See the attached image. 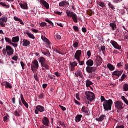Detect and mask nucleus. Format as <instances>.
<instances>
[{"label": "nucleus", "instance_id": "f257e3e1", "mask_svg": "<svg viewBox=\"0 0 128 128\" xmlns=\"http://www.w3.org/2000/svg\"><path fill=\"white\" fill-rule=\"evenodd\" d=\"M14 48H12L10 45H6V48H4L2 50V52L4 56H12L14 54Z\"/></svg>", "mask_w": 128, "mask_h": 128}, {"label": "nucleus", "instance_id": "f03ea898", "mask_svg": "<svg viewBox=\"0 0 128 128\" xmlns=\"http://www.w3.org/2000/svg\"><path fill=\"white\" fill-rule=\"evenodd\" d=\"M112 100L110 99L104 101L103 103V106L105 110H112Z\"/></svg>", "mask_w": 128, "mask_h": 128}, {"label": "nucleus", "instance_id": "7ed1b4c3", "mask_svg": "<svg viewBox=\"0 0 128 128\" xmlns=\"http://www.w3.org/2000/svg\"><path fill=\"white\" fill-rule=\"evenodd\" d=\"M66 12L68 16L72 18V20H74V22H78V16H76V13L68 10H66Z\"/></svg>", "mask_w": 128, "mask_h": 128}, {"label": "nucleus", "instance_id": "20e7f679", "mask_svg": "<svg viewBox=\"0 0 128 128\" xmlns=\"http://www.w3.org/2000/svg\"><path fill=\"white\" fill-rule=\"evenodd\" d=\"M31 70L33 72H36L38 70V62L36 60H34L31 64Z\"/></svg>", "mask_w": 128, "mask_h": 128}, {"label": "nucleus", "instance_id": "39448f33", "mask_svg": "<svg viewBox=\"0 0 128 128\" xmlns=\"http://www.w3.org/2000/svg\"><path fill=\"white\" fill-rule=\"evenodd\" d=\"M86 98L88 100L92 102L94 100V94L90 91H86L85 92Z\"/></svg>", "mask_w": 128, "mask_h": 128}, {"label": "nucleus", "instance_id": "423d86ee", "mask_svg": "<svg viewBox=\"0 0 128 128\" xmlns=\"http://www.w3.org/2000/svg\"><path fill=\"white\" fill-rule=\"evenodd\" d=\"M8 22V16H2L0 18V26L6 28V24Z\"/></svg>", "mask_w": 128, "mask_h": 128}, {"label": "nucleus", "instance_id": "0eeeda50", "mask_svg": "<svg viewBox=\"0 0 128 128\" xmlns=\"http://www.w3.org/2000/svg\"><path fill=\"white\" fill-rule=\"evenodd\" d=\"M86 84L88 90H94V85H92L94 83L92 81L88 79L86 80Z\"/></svg>", "mask_w": 128, "mask_h": 128}, {"label": "nucleus", "instance_id": "6e6552de", "mask_svg": "<svg viewBox=\"0 0 128 128\" xmlns=\"http://www.w3.org/2000/svg\"><path fill=\"white\" fill-rule=\"evenodd\" d=\"M114 104H115V107L118 110H122V108H124V103H122V102L120 100H117L115 102Z\"/></svg>", "mask_w": 128, "mask_h": 128}, {"label": "nucleus", "instance_id": "1a4fd4ad", "mask_svg": "<svg viewBox=\"0 0 128 128\" xmlns=\"http://www.w3.org/2000/svg\"><path fill=\"white\" fill-rule=\"evenodd\" d=\"M95 64L97 66H100L102 64V58L99 56H96Z\"/></svg>", "mask_w": 128, "mask_h": 128}, {"label": "nucleus", "instance_id": "9d476101", "mask_svg": "<svg viewBox=\"0 0 128 128\" xmlns=\"http://www.w3.org/2000/svg\"><path fill=\"white\" fill-rule=\"evenodd\" d=\"M122 74V70H114V71L112 74V78H116V76L117 78H120V76Z\"/></svg>", "mask_w": 128, "mask_h": 128}, {"label": "nucleus", "instance_id": "9b49d317", "mask_svg": "<svg viewBox=\"0 0 128 128\" xmlns=\"http://www.w3.org/2000/svg\"><path fill=\"white\" fill-rule=\"evenodd\" d=\"M44 112V107L40 105H38L36 106L34 112L36 114H38V112Z\"/></svg>", "mask_w": 128, "mask_h": 128}, {"label": "nucleus", "instance_id": "f8f14e48", "mask_svg": "<svg viewBox=\"0 0 128 128\" xmlns=\"http://www.w3.org/2000/svg\"><path fill=\"white\" fill-rule=\"evenodd\" d=\"M110 43L116 50H122V46H120L118 42L114 40H111Z\"/></svg>", "mask_w": 128, "mask_h": 128}, {"label": "nucleus", "instance_id": "ddd939ff", "mask_svg": "<svg viewBox=\"0 0 128 128\" xmlns=\"http://www.w3.org/2000/svg\"><path fill=\"white\" fill-rule=\"evenodd\" d=\"M82 56V50H77L74 54V58L76 60H78Z\"/></svg>", "mask_w": 128, "mask_h": 128}, {"label": "nucleus", "instance_id": "4468645a", "mask_svg": "<svg viewBox=\"0 0 128 128\" xmlns=\"http://www.w3.org/2000/svg\"><path fill=\"white\" fill-rule=\"evenodd\" d=\"M78 66V62L74 61L73 62H70V68L71 72L74 70V68Z\"/></svg>", "mask_w": 128, "mask_h": 128}, {"label": "nucleus", "instance_id": "2eb2a0df", "mask_svg": "<svg viewBox=\"0 0 128 128\" xmlns=\"http://www.w3.org/2000/svg\"><path fill=\"white\" fill-rule=\"evenodd\" d=\"M42 123L44 126H48V124H50V120L48 118L46 117H44L42 120Z\"/></svg>", "mask_w": 128, "mask_h": 128}, {"label": "nucleus", "instance_id": "dca6fc26", "mask_svg": "<svg viewBox=\"0 0 128 128\" xmlns=\"http://www.w3.org/2000/svg\"><path fill=\"white\" fill-rule=\"evenodd\" d=\"M20 100L22 102V104H24V106H26V108H28V102H26V100H24V95H22V94H20Z\"/></svg>", "mask_w": 128, "mask_h": 128}, {"label": "nucleus", "instance_id": "f3484780", "mask_svg": "<svg viewBox=\"0 0 128 128\" xmlns=\"http://www.w3.org/2000/svg\"><path fill=\"white\" fill-rule=\"evenodd\" d=\"M70 3L66 0H62L59 3V6H68Z\"/></svg>", "mask_w": 128, "mask_h": 128}, {"label": "nucleus", "instance_id": "a211bd4d", "mask_svg": "<svg viewBox=\"0 0 128 128\" xmlns=\"http://www.w3.org/2000/svg\"><path fill=\"white\" fill-rule=\"evenodd\" d=\"M30 44V40L26 39H24L22 41V46H28V45Z\"/></svg>", "mask_w": 128, "mask_h": 128}, {"label": "nucleus", "instance_id": "6ab92c4d", "mask_svg": "<svg viewBox=\"0 0 128 128\" xmlns=\"http://www.w3.org/2000/svg\"><path fill=\"white\" fill-rule=\"evenodd\" d=\"M96 70V67H86V72H88V74H92V72H94Z\"/></svg>", "mask_w": 128, "mask_h": 128}, {"label": "nucleus", "instance_id": "aec40b11", "mask_svg": "<svg viewBox=\"0 0 128 128\" xmlns=\"http://www.w3.org/2000/svg\"><path fill=\"white\" fill-rule=\"evenodd\" d=\"M52 50L55 52H57L58 54H64V51L62 49L60 48H53Z\"/></svg>", "mask_w": 128, "mask_h": 128}, {"label": "nucleus", "instance_id": "412c9836", "mask_svg": "<svg viewBox=\"0 0 128 128\" xmlns=\"http://www.w3.org/2000/svg\"><path fill=\"white\" fill-rule=\"evenodd\" d=\"M3 86H4L6 88H12V86L10 83L8 82V81H4L2 82Z\"/></svg>", "mask_w": 128, "mask_h": 128}, {"label": "nucleus", "instance_id": "4be33fe9", "mask_svg": "<svg viewBox=\"0 0 128 128\" xmlns=\"http://www.w3.org/2000/svg\"><path fill=\"white\" fill-rule=\"evenodd\" d=\"M107 68H108L109 70H110V72H113V70H116V67L112 65V64L110 63L107 64Z\"/></svg>", "mask_w": 128, "mask_h": 128}, {"label": "nucleus", "instance_id": "5701e85b", "mask_svg": "<svg viewBox=\"0 0 128 128\" xmlns=\"http://www.w3.org/2000/svg\"><path fill=\"white\" fill-rule=\"evenodd\" d=\"M40 2L43 4V6H44V8H46V10H48V8H50V5L46 0H41Z\"/></svg>", "mask_w": 128, "mask_h": 128}, {"label": "nucleus", "instance_id": "b1692460", "mask_svg": "<svg viewBox=\"0 0 128 128\" xmlns=\"http://www.w3.org/2000/svg\"><path fill=\"white\" fill-rule=\"evenodd\" d=\"M82 115L77 114L75 117V122H80L82 120Z\"/></svg>", "mask_w": 128, "mask_h": 128}, {"label": "nucleus", "instance_id": "393cba45", "mask_svg": "<svg viewBox=\"0 0 128 128\" xmlns=\"http://www.w3.org/2000/svg\"><path fill=\"white\" fill-rule=\"evenodd\" d=\"M26 34H27V36L30 38H32V40H34L36 38V37H34V36L33 35L32 32H30V31L28 30L26 32Z\"/></svg>", "mask_w": 128, "mask_h": 128}, {"label": "nucleus", "instance_id": "a878e982", "mask_svg": "<svg viewBox=\"0 0 128 128\" xmlns=\"http://www.w3.org/2000/svg\"><path fill=\"white\" fill-rule=\"evenodd\" d=\"M19 41H20V36H18L12 37V42H14V44L18 42Z\"/></svg>", "mask_w": 128, "mask_h": 128}, {"label": "nucleus", "instance_id": "bb28decb", "mask_svg": "<svg viewBox=\"0 0 128 128\" xmlns=\"http://www.w3.org/2000/svg\"><path fill=\"white\" fill-rule=\"evenodd\" d=\"M14 20H16V22H19L20 24H22V26L24 24V22H22V20L18 18L17 16H14Z\"/></svg>", "mask_w": 128, "mask_h": 128}, {"label": "nucleus", "instance_id": "cd10ccee", "mask_svg": "<svg viewBox=\"0 0 128 128\" xmlns=\"http://www.w3.org/2000/svg\"><path fill=\"white\" fill-rule=\"evenodd\" d=\"M86 64L88 66H92L94 64V60H92L89 59L86 62Z\"/></svg>", "mask_w": 128, "mask_h": 128}, {"label": "nucleus", "instance_id": "c85d7f7f", "mask_svg": "<svg viewBox=\"0 0 128 128\" xmlns=\"http://www.w3.org/2000/svg\"><path fill=\"white\" fill-rule=\"evenodd\" d=\"M88 108L86 106H83L82 108V112H85L86 114H88Z\"/></svg>", "mask_w": 128, "mask_h": 128}, {"label": "nucleus", "instance_id": "c756f323", "mask_svg": "<svg viewBox=\"0 0 128 128\" xmlns=\"http://www.w3.org/2000/svg\"><path fill=\"white\" fill-rule=\"evenodd\" d=\"M104 118H106V116L102 114L99 118H96V120L97 122H102L104 120Z\"/></svg>", "mask_w": 128, "mask_h": 128}, {"label": "nucleus", "instance_id": "7c9ffc66", "mask_svg": "<svg viewBox=\"0 0 128 128\" xmlns=\"http://www.w3.org/2000/svg\"><path fill=\"white\" fill-rule=\"evenodd\" d=\"M20 8L23 10H28V4L26 3L20 4Z\"/></svg>", "mask_w": 128, "mask_h": 128}, {"label": "nucleus", "instance_id": "2f4dec72", "mask_svg": "<svg viewBox=\"0 0 128 128\" xmlns=\"http://www.w3.org/2000/svg\"><path fill=\"white\" fill-rule=\"evenodd\" d=\"M3 120L6 122H10V116L8 114H6V116L3 118Z\"/></svg>", "mask_w": 128, "mask_h": 128}, {"label": "nucleus", "instance_id": "473e14b6", "mask_svg": "<svg viewBox=\"0 0 128 128\" xmlns=\"http://www.w3.org/2000/svg\"><path fill=\"white\" fill-rule=\"evenodd\" d=\"M123 92H128V83L124 84L122 86Z\"/></svg>", "mask_w": 128, "mask_h": 128}, {"label": "nucleus", "instance_id": "72a5a7b5", "mask_svg": "<svg viewBox=\"0 0 128 128\" xmlns=\"http://www.w3.org/2000/svg\"><path fill=\"white\" fill-rule=\"evenodd\" d=\"M20 112H22V110H16L14 112V114L15 116H20Z\"/></svg>", "mask_w": 128, "mask_h": 128}, {"label": "nucleus", "instance_id": "f704fd0d", "mask_svg": "<svg viewBox=\"0 0 128 128\" xmlns=\"http://www.w3.org/2000/svg\"><path fill=\"white\" fill-rule=\"evenodd\" d=\"M110 26L112 28V30H114V29L116 28V24L114 23H110Z\"/></svg>", "mask_w": 128, "mask_h": 128}, {"label": "nucleus", "instance_id": "c9c22d12", "mask_svg": "<svg viewBox=\"0 0 128 128\" xmlns=\"http://www.w3.org/2000/svg\"><path fill=\"white\" fill-rule=\"evenodd\" d=\"M39 62H40L41 64L44 63V62H46V59L44 58L42 56L40 58Z\"/></svg>", "mask_w": 128, "mask_h": 128}, {"label": "nucleus", "instance_id": "e433bc0d", "mask_svg": "<svg viewBox=\"0 0 128 128\" xmlns=\"http://www.w3.org/2000/svg\"><path fill=\"white\" fill-rule=\"evenodd\" d=\"M126 74H123L120 78L119 80L120 82H122L124 78H126Z\"/></svg>", "mask_w": 128, "mask_h": 128}, {"label": "nucleus", "instance_id": "4c0bfd02", "mask_svg": "<svg viewBox=\"0 0 128 128\" xmlns=\"http://www.w3.org/2000/svg\"><path fill=\"white\" fill-rule=\"evenodd\" d=\"M122 100H124V102H125V104H127L128 106V99H126V97L124 96H122L121 97Z\"/></svg>", "mask_w": 128, "mask_h": 128}, {"label": "nucleus", "instance_id": "58836bf2", "mask_svg": "<svg viewBox=\"0 0 128 128\" xmlns=\"http://www.w3.org/2000/svg\"><path fill=\"white\" fill-rule=\"evenodd\" d=\"M41 66H43V68H44L46 70H48V68H50L48 64H46V62L41 64Z\"/></svg>", "mask_w": 128, "mask_h": 128}, {"label": "nucleus", "instance_id": "ea45409f", "mask_svg": "<svg viewBox=\"0 0 128 128\" xmlns=\"http://www.w3.org/2000/svg\"><path fill=\"white\" fill-rule=\"evenodd\" d=\"M0 4H1V6H2L6 7V8H10V5L6 4L4 2H0Z\"/></svg>", "mask_w": 128, "mask_h": 128}, {"label": "nucleus", "instance_id": "a19ab883", "mask_svg": "<svg viewBox=\"0 0 128 128\" xmlns=\"http://www.w3.org/2000/svg\"><path fill=\"white\" fill-rule=\"evenodd\" d=\"M75 75L76 78H78V76H82V72H80V70H78L75 72Z\"/></svg>", "mask_w": 128, "mask_h": 128}, {"label": "nucleus", "instance_id": "79ce46f5", "mask_svg": "<svg viewBox=\"0 0 128 128\" xmlns=\"http://www.w3.org/2000/svg\"><path fill=\"white\" fill-rule=\"evenodd\" d=\"M97 4H98V6H101V8H104V6H105L104 2H98Z\"/></svg>", "mask_w": 128, "mask_h": 128}, {"label": "nucleus", "instance_id": "37998d69", "mask_svg": "<svg viewBox=\"0 0 128 128\" xmlns=\"http://www.w3.org/2000/svg\"><path fill=\"white\" fill-rule=\"evenodd\" d=\"M4 40H6V42H8V44H12V40H10V38H8V37H6L4 38Z\"/></svg>", "mask_w": 128, "mask_h": 128}, {"label": "nucleus", "instance_id": "c03bdc74", "mask_svg": "<svg viewBox=\"0 0 128 128\" xmlns=\"http://www.w3.org/2000/svg\"><path fill=\"white\" fill-rule=\"evenodd\" d=\"M54 38L56 40H60V38H62V36H60V35L56 33L54 36Z\"/></svg>", "mask_w": 128, "mask_h": 128}, {"label": "nucleus", "instance_id": "a18cd8bd", "mask_svg": "<svg viewBox=\"0 0 128 128\" xmlns=\"http://www.w3.org/2000/svg\"><path fill=\"white\" fill-rule=\"evenodd\" d=\"M44 54L46 56H50V53L48 50H46V52Z\"/></svg>", "mask_w": 128, "mask_h": 128}, {"label": "nucleus", "instance_id": "49530a36", "mask_svg": "<svg viewBox=\"0 0 128 128\" xmlns=\"http://www.w3.org/2000/svg\"><path fill=\"white\" fill-rule=\"evenodd\" d=\"M73 29L74 30V32H78L80 30L78 29V26H73Z\"/></svg>", "mask_w": 128, "mask_h": 128}, {"label": "nucleus", "instance_id": "de8ad7c7", "mask_svg": "<svg viewBox=\"0 0 128 128\" xmlns=\"http://www.w3.org/2000/svg\"><path fill=\"white\" fill-rule=\"evenodd\" d=\"M38 98H40V100H42V98H44V94L41 93L38 96Z\"/></svg>", "mask_w": 128, "mask_h": 128}, {"label": "nucleus", "instance_id": "09e8293b", "mask_svg": "<svg viewBox=\"0 0 128 128\" xmlns=\"http://www.w3.org/2000/svg\"><path fill=\"white\" fill-rule=\"evenodd\" d=\"M40 26L44 27L46 26V22H42L40 24Z\"/></svg>", "mask_w": 128, "mask_h": 128}, {"label": "nucleus", "instance_id": "8fccbe9b", "mask_svg": "<svg viewBox=\"0 0 128 128\" xmlns=\"http://www.w3.org/2000/svg\"><path fill=\"white\" fill-rule=\"evenodd\" d=\"M77 61L79 63L80 66H84V61H80V59H79Z\"/></svg>", "mask_w": 128, "mask_h": 128}, {"label": "nucleus", "instance_id": "3c124183", "mask_svg": "<svg viewBox=\"0 0 128 128\" xmlns=\"http://www.w3.org/2000/svg\"><path fill=\"white\" fill-rule=\"evenodd\" d=\"M108 6L112 8V10H114V5L112 4H110V2H108Z\"/></svg>", "mask_w": 128, "mask_h": 128}, {"label": "nucleus", "instance_id": "603ef678", "mask_svg": "<svg viewBox=\"0 0 128 128\" xmlns=\"http://www.w3.org/2000/svg\"><path fill=\"white\" fill-rule=\"evenodd\" d=\"M45 20L46 22H48L50 24H52V26H54V23H52V20L48 19H46Z\"/></svg>", "mask_w": 128, "mask_h": 128}, {"label": "nucleus", "instance_id": "864d4df0", "mask_svg": "<svg viewBox=\"0 0 128 128\" xmlns=\"http://www.w3.org/2000/svg\"><path fill=\"white\" fill-rule=\"evenodd\" d=\"M101 50L102 52V53L106 52V46H103L100 47Z\"/></svg>", "mask_w": 128, "mask_h": 128}, {"label": "nucleus", "instance_id": "5fc2aeb1", "mask_svg": "<svg viewBox=\"0 0 128 128\" xmlns=\"http://www.w3.org/2000/svg\"><path fill=\"white\" fill-rule=\"evenodd\" d=\"M54 74L57 76V78H58L60 76V73L58 72H56L54 73Z\"/></svg>", "mask_w": 128, "mask_h": 128}, {"label": "nucleus", "instance_id": "6e6d98bb", "mask_svg": "<svg viewBox=\"0 0 128 128\" xmlns=\"http://www.w3.org/2000/svg\"><path fill=\"white\" fill-rule=\"evenodd\" d=\"M18 58L16 56H14L12 57V60H14L15 62H16V60H18Z\"/></svg>", "mask_w": 128, "mask_h": 128}, {"label": "nucleus", "instance_id": "4d7b16f0", "mask_svg": "<svg viewBox=\"0 0 128 128\" xmlns=\"http://www.w3.org/2000/svg\"><path fill=\"white\" fill-rule=\"evenodd\" d=\"M100 100H101V102H106V100H106V98H104V96H100Z\"/></svg>", "mask_w": 128, "mask_h": 128}, {"label": "nucleus", "instance_id": "13d9d810", "mask_svg": "<svg viewBox=\"0 0 128 128\" xmlns=\"http://www.w3.org/2000/svg\"><path fill=\"white\" fill-rule=\"evenodd\" d=\"M73 46L74 48H78V42H74L73 44Z\"/></svg>", "mask_w": 128, "mask_h": 128}, {"label": "nucleus", "instance_id": "bf43d9fd", "mask_svg": "<svg viewBox=\"0 0 128 128\" xmlns=\"http://www.w3.org/2000/svg\"><path fill=\"white\" fill-rule=\"evenodd\" d=\"M20 66H21L23 70H24V66H25L24 63V62H22V61H21V62H20Z\"/></svg>", "mask_w": 128, "mask_h": 128}, {"label": "nucleus", "instance_id": "052dcab7", "mask_svg": "<svg viewBox=\"0 0 128 128\" xmlns=\"http://www.w3.org/2000/svg\"><path fill=\"white\" fill-rule=\"evenodd\" d=\"M60 108L61 110H62L64 112V110H66V107L61 106V105H59Z\"/></svg>", "mask_w": 128, "mask_h": 128}, {"label": "nucleus", "instance_id": "680f3d73", "mask_svg": "<svg viewBox=\"0 0 128 128\" xmlns=\"http://www.w3.org/2000/svg\"><path fill=\"white\" fill-rule=\"evenodd\" d=\"M55 14H58V16H61L62 14V12H59V11H56L54 12Z\"/></svg>", "mask_w": 128, "mask_h": 128}, {"label": "nucleus", "instance_id": "e2e57ef3", "mask_svg": "<svg viewBox=\"0 0 128 128\" xmlns=\"http://www.w3.org/2000/svg\"><path fill=\"white\" fill-rule=\"evenodd\" d=\"M34 78L36 82H38V74H34Z\"/></svg>", "mask_w": 128, "mask_h": 128}, {"label": "nucleus", "instance_id": "0e129e2a", "mask_svg": "<svg viewBox=\"0 0 128 128\" xmlns=\"http://www.w3.org/2000/svg\"><path fill=\"white\" fill-rule=\"evenodd\" d=\"M44 42H46V44H50V40H48V39L46 38V39H44Z\"/></svg>", "mask_w": 128, "mask_h": 128}, {"label": "nucleus", "instance_id": "69168bd1", "mask_svg": "<svg viewBox=\"0 0 128 128\" xmlns=\"http://www.w3.org/2000/svg\"><path fill=\"white\" fill-rule=\"evenodd\" d=\"M32 30L33 32H35V34H36V32H38V30L36 28H32Z\"/></svg>", "mask_w": 128, "mask_h": 128}, {"label": "nucleus", "instance_id": "338daca9", "mask_svg": "<svg viewBox=\"0 0 128 128\" xmlns=\"http://www.w3.org/2000/svg\"><path fill=\"white\" fill-rule=\"evenodd\" d=\"M116 128H124V125H118Z\"/></svg>", "mask_w": 128, "mask_h": 128}, {"label": "nucleus", "instance_id": "774afa93", "mask_svg": "<svg viewBox=\"0 0 128 128\" xmlns=\"http://www.w3.org/2000/svg\"><path fill=\"white\" fill-rule=\"evenodd\" d=\"M124 70H128V63H126L125 64Z\"/></svg>", "mask_w": 128, "mask_h": 128}]
</instances>
